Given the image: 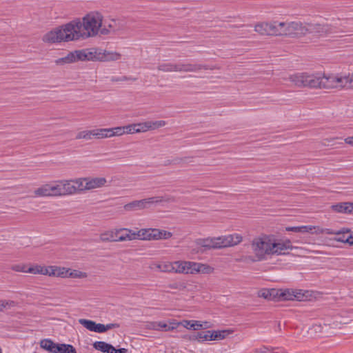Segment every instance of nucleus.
<instances>
[{"label":"nucleus","mask_w":353,"mask_h":353,"mask_svg":"<svg viewBox=\"0 0 353 353\" xmlns=\"http://www.w3.org/2000/svg\"><path fill=\"white\" fill-rule=\"evenodd\" d=\"M179 325H181L180 321L171 320L169 321V323L167 324V331L174 330L176 329Z\"/></svg>","instance_id":"nucleus-53"},{"label":"nucleus","mask_w":353,"mask_h":353,"mask_svg":"<svg viewBox=\"0 0 353 353\" xmlns=\"http://www.w3.org/2000/svg\"><path fill=\"white\" fill-rule=\"evenodd\" d=\"M88 191L104 187L107 183L105 177H86Z\"/></svg>","instance_id":"nucleus-20"},{"label":"nucleus","mask_w":353,"mask_h":353,"mask_svg":"<svg viewBox=\"0 0 353 353\" xmlns=\"http://www.w3.org/2000/svg\"><path fill=\"white\" fill-rule=\"evenodd\" d=\"M94 139L92 130H87L79 132L76 135V139L89 141Z\"/></svg>","instance_id":"nucleus-40"},{"label":"nucleus","mask_w":353,"mask_h":353,"mask_svg":"<svg viewBox=\"0 0 353 353\" xmlns=\"http://www.w3.org/2000/svg\"><path fill=\"white\" fill-rule=\"evenodd\" d=\"M161 272L174 273V261H161Z\"/></svg>","instance_id":"nucleus-44"},{"label":"nucleus","mask_w":353,"mask_h":353,"mask_svg":"<svg viewBox=\"0 0 353 353\" xmlns=\"http://www.w3.org/2000/svg\"><path fill=\"white\" fill-rule=\"evenodd\" d=\"M251 248L257 261H263L272 256L285 255L294 246L289 239H279L274 234H261L253 239Z\"/></svg>","instance_id":"nucleus-2"},{"label":"nucleus","mask_w":353,"mask_h":353,"mask_svg":"<svg viewBox=\"0 0 353 353\" xmlns=\"http://www.w3.org/2000/svg\"><path fill=\"white\" fill-rule=\"evenodd\" d=\"M334 232H339V234H334L338 236L334 239L336 241L347 243L350 245H353V240H351V236H350V231L349 230H343L341 231H334Z\"/></svg>","instance_id":"nucleus-28"},{"label":"nucleus","mask_w":353,"mask_h":353,"mask_svg":"<svg viewBox=\"0 0 353 353\" xmlns=\"http://www.w3.org/2000/svg\"><path fill=\"white\" fill-rule=\"evenodd\" d=\"M150 268L152 270H157L161 272V262L154 263L150 265Z\"/></svg>","instance_id":"nucleus-58"},{"label":"nucleus","mask_w":353,"mask_h":353,"mask_svg":"<svg viewBox=\"0 0 353 353\" xmlns=\"http://www.w3.org/2000/svg\"><path fill=\"white\" fill-rule=\"evenodd\" d=\"M174 198L171 196H158L150 198H146L141 200H134L123 206L125 212H134L138 210H143L150 208L154 204L160 203L162 202H174Z\"/></svg>","instance_id":"nucleus-5"},{"label":"nucleus","mask_w":353,"mask_h":353,"mask_svg":"<svg viewBox=\"0 0 353 353\" xmlns=\"http://www.w3.org/2000/svg\"><path fill=\"white\" fill-rule=\"evenodd\" d=\"M195 243L197 246L205 249H218L216 236L199 239L195 241Z\"/></svg>","instance_id":"nucleus-22"},{"label":"nucleus","mask_w":353,"mask_h":353,"mask_svg":"<svg viewBox=\"0 0 353 353\" xmlns=\"http://www.w3.org/2000/svg\"><path fill=\"white\" fill-rule=\"evenodd\" d=\"M196 274H211L214 272V268L207 264L202 263L196 262Z\"/></svg>","instance_id":"nucleus-29"},{"label":"nucleus","mask_w":353,"mask_h":353,"mask_svg":"<svg viewBox=\"0 0 353 353\" xmlns=\"http://www.w3.org/2000/svg\"><path fill=\"white\" fill-rule=\"evenodd\" d=\"M165 125L166 122L163 120L148 121L143 123H135L137 133L154 130L158 128L164 127Z\"/></svg>","instance_id":"nucleus-14"},{"label":"nucleus","mask_w":353,"mask_h":353,"mask_svg":"<svg viewBox=\"0 0 353 353\" xmlns=\"http://www.w3.org/2000/svg\"><path fill=\"white\" fill-rule=\"evenodd\" d=\"M216 68L208 65L196 63L188 61L176 62V72L199 73L202 70H214Z\"/></svg>","instance_id":"nucleus-9"},{"label":"nucleus","mask_w":353,"mask_h":353,"mask_svg":"<svg viewBox=\"0 0 353 353\" xmlns=\"http://www.w3.org/2000/svg\"><path fill=\"white\" fill-rule=\"evenodd\" d=\"M312 292L298 289H281L282 301H305L310 299Z\"/></svg>","instance_id":"nucleus-8"},{"label":"nucleus","mask_w":353,"mask_h":353,"mask_svg":"<svg viewBox=\"0 0 353 353\" xmlns=\"http://www.w3.org/2000/svg\"><path fill=\"white\" fill-rule=\"evenodd\" d=\"M93 138L97 139L110 138L109 128H96L92 130Z\"/></svg>","instance_id":"nucleus-34"},{"label":"nucleus","mask_w":353,"mask_h":353,"mask_svg":"<svg viewBox=\"0 0 353 353\" xmlns=\"http://www.w3.org/2000/svg\"><path fill=\"white\" fill-rule=\"evenodd\" d=\"M318 89L335 90L334 73H319Z\"/></svg>","instance_id":"nucleus-12"},{"label":"nucleus","mask_w":353,"mask_h":353,"mask_svg":"<svg viewBox=\"0 0 353 353\" xmlns=\"http://www.w3.org/2000/svg\"><path fill=\"white\" fill-rule=\"evenodd\" d=\"M101 333L105 332L109 330L118 328L119 327V325L118 323H110L107 325L101 324Z\"/></svg>","instance_id":"nucleus-51"},{"label":"nucleus","mask_w":353,"mask_h":353,"mask_svg":"<svg viewBox=\"0 0 353 353\" xmlns=\"http://www.w3.org/2000/svg\"><path fill=\"white\" fill-rule=\"evenodd\" d=\"M132 230L128 228H115L102 232L99 240L103 243L132 241Z\"/></svg>","instance_id":"nucleus-6"},{"label":"nucleus","mask_w":353,"mask_h":353,"mask_svg":"<svg viewBox=\"0 0 353 353\" xmlns=\"http://www.w3.org/2000/svg\"><path fill=\"white\" fill-rule=\"evenodd\" d=\"M183 338L190 341H197L198 343L212 341V330L196 332L192 335H185Z\"/></svg>","instance_id":"nucleus-18"},{"label":"nucleus","mask_w":353,"mask_h":353,"mask_svg":"<svg viewBox=\"0 0 353 353\" xmlns=\"http://www.w3.org/2000/svg\"><path fill=\"white\" fill-rule=\"evenodd\" d=\"M273 29L272 20L258 21L254 25V32L261 36H274Z\"/></svg>","instance_id":"nucleus-17"},{"label":"nucleus","mask_w":353,"mask_h":353,"mask_svg":"<svg viewBox=\"0 0 353 353\" xmlns=\"http://www.w3.org/2000/svg\"><path fill=\"white\" fill-rule=\"evenodd\" d=\"M150 228H142L137 230H132V241H150Z\"/></svg>","instance_id":"nucleus-24"},{"label":"nucleus","mask_w":353,"mask_h":353,"mask_svg":"<svg viewBox=\"0 0 353 353\" xmlns=\"http://www.w3.org/2000/svg\"><path fill=\"white\" fill-rule=\"evenodd\" d=\"M336 138H330V139H325L323 140V144L324 145H328L330 143L332 142L333 141H334Z\"/></svg>","instance_id":"nucleus-63"},{"label":"nucleus","mask_w":353,"mask_h":353,"mask_svg":"<svg viewBox=\"0 0 353 353\" xmlns=\"http://www.w3.org/2000/svg\"><path fill=\"white\" fill-rule=\"evenodd\" d=\"M110 353H128V351L125 348H121L119 350H117L113 347V350L110 352Z\"/></svg>","instance_id":"nucleus-61"},{"label":"nucleus","mask_w":353,"mask_h":353,"mask_svg":"<svg viewBox=\"0 0 353 353\" xmlns=\"http://www.w3.org/2000/svg\"><path fill=\"white\" fill-rule=\"evenodd\" d=\"M318 74L307 72H294L283 79L289 81L295 88L318 89Z\"/></svg>","instance_id":"nucleus-4"},{"label":"nucleus","mask_w":353,"mask_h":353,"mask_svg":"<svg viewBox=\"0 0 353 353\" xmlns=\"http://www.w3.org/2000/svg\"><path fill=\"white\" fill-rule=\"evenodd\" d=\"M146 327L157 331H167V323L163 321L148 322Z\"/></svg>","instance_id":"nucleus-35"},{"label":"nucleus","mask_w":353,"mask_h":353,"mask_svg":"<svg viewBox=\"0 0 353 353\" xmlns=\"http://www.w3.org/2000/svg\"><path fill=\"white\" fill-rule=\"evenodd\" d=\"M168 288L171 290H183L185 289L186 285L184 283L181 282H174L172 283H170L168 285Z\"/></svg>","instance_id":"nucleus-49"},{"label":"nucleus","mask_w":353,"mask_h":353,"mask_svg":"<svg viewBox=\"0 0 353 353\" xmlns=\"http://www.w3.org/2000/svg\"><path fill=\"white\" fill-rule=\"evenodd\" d=\"M353 89V72L347 74V90Z\"/></svg>","instance_id":"nucleus-55"},{"label":"nucleus","mask_w":353,"mask_h":353,"mask_svg":"<svg viewBox=\"0 0 353 353\" xmlns=\"http://www.w3.org/2000/svg\"><path fill=\"white\" fill-rule=\"evenodd\" d=\"M300 233L309 234L311 235H321L323 234H339L334 232L329 228H323L320 225H306L300 226Z\"/></svg>","instance_id":"nucleus-15"},{"label":"nucleus","mask_w":353,"mask_h":353,"mask_svg":"<svg viewBox=\"0 0 353 353\" xmlns=\"http://www.w3.org/2000/svg\"><path fill=\"white\" fill-rule=\"evenodd\" d=\"M285 230L287 232H294L300 233V226L286 227Z\"/></svg>","instance_id":"nucleus-60"},{"label":"nucleus","mask_w":353,"mask_h":353,"mask_svg":"<svg viewBox=\"0 0 353 353\" xmlns=\"http://www.w3.org/2000/svg\"><path fill=\"white\" fill-rule=\"evenodd\" d=\"M192 326H193L192 330L196 331V330H201V321L193 320Z\"/></svg>","instance_id":"nucleus-59"},{"label":"nucleus","mask_w":353,"mask_h":353,"mask_svg":"<svg viewBox=\"0 0 353 353\" xmlns=\"http://www.w3.org/2000/svg\"><path fill=\"white\" fill-rule=\"evenodd\" d=\"M115 21L112 20L108 25L102 24L101 35H108L115 31Z\"/></svg>","instance_id":"nucleus-39"},{"label":"nucleus","mask_w":353,"mask_h":353,"mask_svg":"<svg viewBox=\"0 0 353 353\" xmlns=\"http://www.w3.org/2000/svg\"><path fill=\"white\" fill-rule=\"evenodd\" d=\"M172 236V232L167 231V230L159 229L158 240L169 239Z\"/></svg>","instance_id":"nucleus-48"},{"label":"nucleus","mask_w":353,"mask_h":353,"mask_svg":"<svg viewBox=\"0 0 353 353\" xmlns=\"http://www.w3.org/2000/svg\"><path fill=\"white\" fill-rule=\"evenodd\" d=\"M103 14L97 11L86 14L82 19H74L45 33L41 40L48 45L76 41L101 35Z\"/></svg>","instance_id":"nucleus-1"},{"label":"nucleus","mask_w":353,"mask_h":353,"mask_svg":"<svg viewBox=\"0 0 353 353\" xmlns=\"http://www.w3.org/2000/svg\"><path fill=\"white\" fill-rule=\"evenodd\" d=\"M94 347L99 351L110 353L113 350V346L103 341H96L93 344Z\"/></svg>","instance_id":"nucleus-36"},{"label":"nucleus","mask_w":353,"mask_h":353,"mask_svg":"<svg viewBox=\"0 0 353 353\" xmlns=\"http://www.w3.org/2000/svg\"><path fill=\"white\" fill-rule=\"evenodd\" d=\"M79 323L90 331L101 333V323L84 319H80Z\"/></svg>","instance_id":"nucleus-26"},{"label":"nucleus","mask_w":353,"mask_h":353,"mask_svg":"<svg viewBox=\"0 0 353 353\" xmlns=\"http://www.w3.org/2000/svg\"><path fill=\"white\" fill-rule=\"evenodd\" d=\"M181 325L186 328L187 330H192L193 329V320H183L180 321Z\"/></svg>","instance_id":"nucleus-54"},{"label":"nucleus","mask_w":353,"mask_h":353,"mask_svg":"<svg viewBox=\"0 0 353 353\" xmlns=\"http://www.w3.org/2000/svg\"><path fill=\"white\" fill-rule=\"evenodd\" d=\"M150 241H158L159 229L150 228Z\"/></svg>","instance_id":"nucleus-56"},{"label":"nucleus","mask_w":353,"mask_h":353,"mask_svg":"<svg viewBox=\"0 0 353 353\" xmlns=\"http://www.w3.org/2000/svg\"><path fill=\"white\" fill-rule=\"evenodd\" d=\"M73 179V185L74 189V194H80L88 191L86 184V177L74 178Z\"/></svg>","instance_id":"nucleus-25"},{"label":"nucleus","mask_w":353,"mask_h":353,"mask_svg":"<svg viewBox=\"0 0 353 353\" xmlns=\"http://www.w3.org/2000/svg\"><path fill=\"white\" fill-rule=\"evenodd\" d=\"M216 237L218 249L236 246L243 240V236L238 233H233Z\"/></svg>","instance_id":"nucleus-10"},{"label":"nucleus","mask_w":353,"mask_h":353,"mask_svg":"<svg viewBox=\"0 0 353 353\" xmlns=\"http://www.w3.org/2000/svg\"><path fill=\"white\" fill-rule=\"evenodd\" d=\"M185 261L179 260L174 261V274H184Z\"/></svg>","instance_id":"nucleus-45"},{"label":"nucleus","mask_w":353,"mask_h":353,"mask_svg":"<svg viewBox=\"0 0 353 353\" xmlns=\"http://www.w3.org/2000/svg\"><path fill=\"white\" fill-rule=\"evenodd\" d=\"M233 331L232 330H212V341H221L227 338L229 335L232 334Z\"/></svg>","instance_id":"nucleus-30"},{"label":"nucleus","mask_w":353,"mask_h":353,"mask_svg":"<svg viewBox=\"0 0 353 353\" xmlns=\"http://www.w3.org/2000/svg\"><path fill=\"white\" fill-rule=\"evenodd\" d=\"M67 278L85 279L88 276V274L86 272H81L80 270L67 268Z\"/></svg>","instance_id":"nucleus-37"},{"label":"nucleus","mask_w":353,"mask_h":353,"mask_svg":"<svg viewBox=\"0 0 353 353\" xmlns=\"http://www.w3.org/2000/svg\"><path fill=\"white\" fill-rule=\"evenodd\" d=\"M40 346L49 352L56 353L57 344L50 339H43L40 341Z\"/></svg>","instance_id":"nucleus-32"},{"label":"nucleus","mask_w":353,"mask_h":353,"mask_svg":"<svg viewBox=\"0 0 353 353\" xmlns=\"http://www.w3.org/2000/svg\"><path fill=\"white\" fill-rule=\"evenodd\" d=\"M344 141L346 144L350 145L351 146H353V136L352 137H346L344 139Z\"/></svg>","instance_id":"nucleus-62"},{"label":"nucleus","mask_w":353,"mask_h":353,"mask_svg":"<svg viewBox=\"0 0 353 353\" xmlns=\"http://www.w3.org/2000/svg\"><path fill=\"white\" fill-rule=\"evenodd\" d=\"M308 33V23L301 21L289 22L288 36H303Z\"/></svg>","instance_id":"nucleus-16"},{"label":"nucleus","mask_w":353,"mask_h":353,"mask_svg":"<svg viewBox=\"0 0 353 353\" xmlns=\"http://www.w3.org/2000/svg\"><path fill=\"white\" fill-rule=\"evenodd\" d=\"M56 186L58 197L70 196L74 194L73 179L56 180Z\"/></svg>","instance_id":"nucleus-11"},{"label":"nucleus","mask_w":353,"mask_h":353,"mask_svg":"<svg viewBox=\"0 0 353 353\" xmlns=\"http://www.w3.org/2000/svg\"><path fill=\"white\" fill-rule=\"evenodd\" d=\"M110 138L114 137H121L125 134L123 126H118L109 128Z\"/></svg>","instance_id":"nucleus-43"},{"label":"nucleus","mask_w":353,"mask_h":353,"mask_svg":"<svg viewBox=\"0 0 353 353\" xmlns=\"http://www.w3.org/2000/svg\"><path fill=\"white\" fill-rule=\"evenodd\" d=\"M201 330H206L212 327V324L209 321H201Z\"/></svg>","instance_id":"nucleus-57"},{"label":"nucleus","mask_w":353,"mask_h":353,"mask_svg":"<svg viewBox=\"0 0 353 353\" xmlns=\"http://www.w3.org/2000/svg\"><path fill=\"white\" fill-rule=\"evenodd\" d=\"M28 272L29 274L46 276L47 266L39 264H34L30 266L28 265Z\"/></svg>","instance_id":"nucleus-31"},{"label":"nucleus","mask_w":353,"mask_h":353,"mask_svg":"<svg viewBox=\"0 0 353 353\" xmlns=\"http://www.w3.org/2000/svg\"><path fill=\"white\" fill-rule=\"evenodd\" d=\"M333 32L332 26L329 23H308V33L326 36Z\"/></svg>","instance_id":"nucleus-13"},{"label":"nucleus","mask_w":353,"mask_h":353,"mask_svg":"<svg viewBox=\"0 0 353 353\" xmlns=\"http://www.w3.org/2000/svg\"><path fill=\"white\" fill-rule=\"evenodd\" d=\"M331 209L334 212L343 214H352L353 207L352 202H341L331 205Z\"/></svg>","instance_id":"nucleus-23"},{"label":"nucleus","mask_w":353,"mask_h":353,"mask_svg":"<svg viewBox=\"0 0 353 353\" xmlns=\"http://www.w3.org/2000/svg\"><path fill=\"white\" fill-rule=\"evenodd\" d=\"M123 128H124L125 134H130L137 133L135 123L123 126Z\"/></svg>","instance_id":"nucleus-52"},{"label":"nucleus","mask_w":353,"mask_h":353,"mask_svg":"<svg viewBox=\"0 0 353 353\" xmlns=\"http://www.w3.org/2000/svg\"><path fill=\"white\" fill-rule=\"evenodd\" d=\"M17 305L15 301L12 300L1 299L0 300V312L5 310H10Z\"/></svg>","instance_id":"nucleus-41"},{"label":"nucleus","mask_w":353,"mask_h":353,"mask_svg":"<svg viewBox=\"0 0 353 353\" xmlns=\"http://www.w3.org/2000/svg\"><path fill=\"white\" fill-rule=\"evenodd\" d=\"M56 353H77L74 347L68 344H57Z\"/></svg>","instance_id":"nucleus-38"},{"label":"nucleus","mask_w":353,"mask_h":353,"mask_svg":"<svg viewBox=\"0 0 353 353\" xmlns=\"http://www.w3.org/2000/svg\"><path fill=\"white\" fill-rule=\"evenodd\" d=\"M271 301H281V289L271 288Z\"/></svg>","instance_id":"nucleus-47"},{"label":"nucleus","mask_w":353,"mask_h":353,"mask_svg":"<svg viewBox=\"0 0 353 353\" xmlns=\"http://www.w3.org/2000/svg\"><path fill=\"white\" fill-rule=\"evenodd\" d=\"M268 350L267 347H263L259 350H256V353H266Z\"/></svg>","instance_id":"nucleus-64"},{"label":"nucleus","mask_w":353,"mask_h":353,"mask_svg":"<svg viewBox=\"0 0 353 353\" xmlns=\"http://www.w3.org/2000/svg\"><path fill=\"white\" fill-rule=\"evenodd\" d=\"M11 270L17 272L28 273V265L26 263H17L11 266Z\"/></svg>","instance_id":"nucleus-46"},{"label":"nucleus","mask_w":353,"mask_h":353,"mask_svg":"<svg viewBox=\"0 0 353 353\" xmlns=\"http://www.w3.org/2000/svg\"><path fill=\"white\" fill-rule=\"evenodd\" d=\"M67 268L57 266V265H49L47 266L46 276L60 277L62 279L67 278L66 273Z\"/></svg>","instance_id":"nucleus-21"},{"label":"nucleus","mask_w":353,"mask_h":353,"mask_svg":"<svg viewBox=\"0 0 353 353\" xmlns=\"http://www.w3.org/2000/svg\"><path fill=\"white\" fill-rule=\"evenodd\" d=\"M335 90H347V75L334 73Z\"/></svg>","instance_id":"nucleus-27"},{"label":"nucleus","mask_w":353,"mask_h":353,"mask_svg":"<svg viewBox=\"0 0 353 353\" xmlns=\"http://www.w3.org/2000/svg\"><path fill=\"white\" fill-rule=\"evenodd\" d=\"M157 70L163 72H176V62H162L157 66Z\"/></svg>","instance_id":"nucleus-33"},{"label":"nucleus","mask_w":353,"mask_h":353,"mask_svg":"<svg viewBox=\"0 0 353 353\" xmlns=\"http://www.w3.org/2000/svg\"><path fill=\"white\" fill-rule=\"evenodd\" d=\"M32 198H51L58 197L55 181L45 183L32 192Z\"/></svg>","instance_id":"nucleus-7"},{"label":"nucleus","mask_w":353,"mask_h":353,"mask_svg":"<svg viewBox=\"0 0 353 353\" xmlns=\"http://www.w3.org/2000/svg\"><path fill=\"white\" fill-rule=\"evenodd\" d=\"M121 57L122 54L119 52L94 48L70 52L65 57L56 59L54 63L57 65L63 66L78 61H117Z\"/></svg>","instance_id":"nucleus-3"},{"label":"nucleus","mask_w":353,"mask_h":353,"mask_svg":"<svg viewBox=\"0 0 353 353\" xmlns=\"http://www.w3.org/2000/svg\"><path fill=\"white\" fill-rule=\"evenodd\" d=\"M185 268L183 274H196V262L185 261Z\"/></svg>","instance_id":"nucleus-42"},{"label":"nucleus","mask_w":353,"mask_h":353,"mask_svg":"<svg viewBox=\"0 0 353 353\" xmlns=\"http://www.w3.org/2000/svg\"><path fill=\"white\" fill-rule=\"evenodd\" d=\"M258 296L271 301L270 289H262L258 292Z\"/></svg>","instance_id":"nucleus-50"},{"label":"nucleus","mask_w":353,"mask_h":353,"mask_svg":"<svg viewBox=\"0 0 353 353\" xmlns=\"http://www.w3.org/2000/svg\"><path fill=\"white\" fill-rule=\"evenodd\" d=\"M289 22L272 20L274 36H288Z\"/></svg>","instance_id":"nucleus-19"}]
</instances>
